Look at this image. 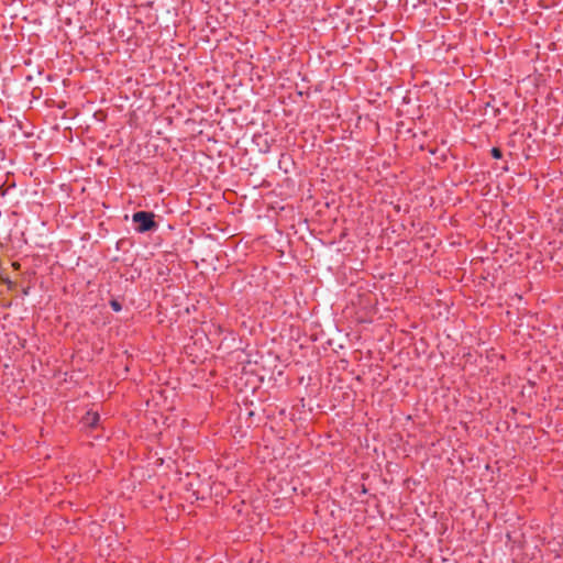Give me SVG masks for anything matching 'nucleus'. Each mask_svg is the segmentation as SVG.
<instances>
[{"instance_id": "nucleus-3", "label": "nucleus", "mask_w": 563, "mask_h": 563, "mask_svg": "<svg viewBox=\"0 0 563 563\" xmlns=\"http://www.w3.org/2000/svg\"><path fill=\"white\" fill-rule=\"evenodd\" d=\"M490 153H492V156H493L494 158H496V159H500V158L503 157V152H501V150H500V148H498V147H493V148H492V151H490Z\"/></svg>"}, {"instance_id": "nucleus-4", "label": "nucleus", "mask_w": 563, "mask_h": 563, "mask_svg": "<svg viewBox=\"0 0 563 563\" xmlns=\"http://www.w3.org/2000/svg\"><path fill=\"white\" fill-rule=\"evenodd\" d=\"M110 307H111L114 311H117V312L121 311V309H122V306H121V303H120L118 300H111V301H110Z\"/></svg>"}, {"instance_id": "nucleus-1", "label": "nucleus", "mask_w": 563, "mask_h": 563, "mask_svg": "<svg viewBox=\"0 0 563 563\" xmlns=\"http://www.w3.org/2000/svg\"><path fill=\"white\" fill-rule=\"evenodd\" d=\"M133 222L136 224L135 230L139 233H145L156 230L158 224L154 220V213L147 211H137L132 217Z\"/></svg>"}, {"instance_id": "nucleus-2", "label": "nucleus", "mask_w": 563, "mask_h": 563, "mask_svg": "<svg viewBox=\"0 0 563 563\" xmlns=\"http://www.w3.org/2000/svg\"><path fill=\"white\" fill-rule=\"evenodd\" d=\"M99 420H100V416H99L98 412H96V411H88L82 417L81 422H82V424L85 427L95 428V427H97Z\"/></svg>"}]
</instances>
